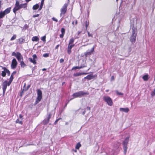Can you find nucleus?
I'll return each mask as SVG.
<instances>
[{
	"mask_svg": "<svg viewBox=\"0 0 155 155\" xmlns=\"http://www.w3.org/2000/svg\"><path fill=\"white\" fill-rule=\"evenodd\" d=\"M81 146V145L80 143H78L75 146V148L77 149H79L80 147Z\"/></svg>",
	"mask_w": 155,
	"mask_h": 155,
	"instance_id": "nucleus-28",
	"label": "nucleus"
},
{
	"mask_svg": "<svg viewBox=\"0 0 155 155\" xmlns=\"http://www.w3.org/2000/svg\"><path fill=\"white\" fill-rule=\"evenodd\" d=\"M64 61V60L63 58H61L60 60V62L61 63H62Z\"/></svg>",
	"mask_w": 155,
	"mask_h": 155,
	"instance_id": "nucleus-49",
	"label": "nucleus"
},
{
	"mask_svg": "<svg viewBox=\"0 0 155 155\" xmlns=\"http://www.w3.org/2000/svg\"><path fill=\"white\" fill-rule=\"evenodd\" d=\"M88 74L87 73H77L74 74V76L75 77H77V76H80L83 74Z\"/></svg>",
	"mask_w": 155,
	"mask_h": 155,
	"instance_id": "nucleus-20",
	"label": "nucleus"
},
{
	"mask_svg": "<svg viewBox=\"0 0 155 155\" xmlns=\"http://www.w3.org/2000/svg\"><path fill=\"white\" fill-rule=\"evenodd\" d=\"M143 78L144 81H147L148 80V75L147 74L144 75L143 77Z\"/></svg>",
	"mask_w": 155,
	"mask_h": 155,
	"instance_id": "nucleus-26",
	"label": "nucleus"
},
{
	"mask_svg": "<svg viewBox=\"0 0 155 155\" xmlns=\"http://www.w3.org/2000/svg\"><path fill=\"white\" fill-rule=\"evenodd\" d=\"M3 94L5 93V91L7 88V86H9L8 85V82L7 81H5L3 83Z\"/></svg>",
	"mask_w": 155,
	"mask_h": 155,
	"instance_id": "nucleus-10",
	"label": "nucleus"
},
{
	"mask_svg": "<svg viewBox=\"0 0 155 155\" xmlns=\"http://www.w3.org/2000/svg\"><path fill=\"white\" fill-rule=\"evenodd\" d=\"M20 9V7L15 6L14 8L13 9V11L15 14H16V11Z\"/></svg>",
	"mask_w": 155,
	"mask_h": 155,
	"instance_id": "nucleus-21",
	"label": "nucleus"
},
{
	"mask_svg": "<svg viewBox=\"0 0 155 155\" xmlns=\"http://www.w3.org/2000/svg\"><path fill=\"white\" fill-rule=\"evenodd\" d=\"M52 19L53 21H55L56 22H57L58 21V20L56 18H55L53 17L52 18Z\"/></svg>",
	"mask_w": 155,
	"mask_h": 155,
	"instance_id": "nucleus-45",
	"label": "nucleus"
},
{
	"mask_svg": "<svg viewBox=\"0 0 155 155\" xmlns=\"http://www.w3.org/2000/svg\"><path fill=\"white\" fill-rule=\"evenodd\" d=\"M151 94L152 96H153L155 95V89H154L153 91L151 93Z\"/></svg>",
	"mask_w": 155,
	"mask_h": 155,
	"instance_id": "nucleus-44",
	"label": "nucleus"
},
{
	"mask_svg": "<svg viewBox=\"0 0 155 155\" xmlns=\"http://www.w3.org/2000/svg\"><path fill=\"white\" fill-rule=\"evenodd\" d=\"M32 40L33 41H39V39L37 36H34L32 37Z\"/></svg>",
	"mask_w": 155,
	"mask_h": 155,
	"instance_id": "nucleus-23",
	"label": "nucleus"
},
{
	"mask_svg": "<svg viewBox=\"0 0 155 155\" xmlns=\"http://www.w3.org/2000/svg\"><path fill=\"white\" fill-rule=\"evenodd\" d=\"M17 54L18 52L16 53L15 52H14L12 53V56H15L16 57Z\"/></svg>",
	"mask_w": 155,
	"mask_h": 155,
	"instance_id": "nucleus-36",
	"label": "nucleus"
},
{
	"mask_svg": "<svg viewBox=\"0 0 155 155\" xmlns=\"http://www.w3.org/2000/svg\"><path fill=\"white\" fill-rule=\"evenodd\" d=\"M59 45H57L56 47H55V49H58V47H59Z\"/></svg>",
	"mask_w": 155,
	"mask_h": 155,
	"instance_id": "nucleus-53",
	"label": "nucleus"
},
{
	"mask_svg": "<svg viewBox=\"0 0 155 155\" xmlns=\"http://www.w3.org/2000/svg\"><path fill=\"white\" fill-rule=\"evenodd\" d=\"M81 67H80H80L79 66H76V67H74L72 68V70L74 69H81Z\"/></svg>",
	"mask_w": 155,
	"mask_h": 155,
	"instance_id": "nucleus-41",
	"label": "nucleus"
},
{
	"mask_svg": "<svg viewBox=\"0 0 155 155\" xmlns=\"http://www.w3.org/2000/svg\"><path fill=\"white\" fill-rule=\"evenodd\" d=\"M69 0H68V3L64 4L62 8L61 9V13L60 15L61 17H62V18L64 17V14L66 12L67 8L68 6V4L69 3Z\"/></svg>",
	"mask_w": 155,
	"mask_h": 155,
	"instance_id": "nucleus-1",
	"label": "nucleus"
},
{
	"mask_svg": "<svg viewBox=\"0 0 155 155\" xmlns=\"http://www.w3.org/2000/svg\"><path fill=\"white\" fill-rule=\"evenodd\" d=\"M81 31H78V35H79L81 34Z\"/></svg>",
	"mask_w": 155,
	"mask_h": 155,
	"instance_id": "nucleus-54",
	"label": "nucleus"
},
{
	"mask_svg": "<svg viewBox=\"0 0 155 155\" xmlns=\"http://www.w3.org/2000/svg\"><path fill=\"white\" fill-rule=\"evenodd\" d=\"M79 38V37H76L75 38H71L69 40V43L68 44H70V45H73V44H74L73 43H74V42L75 39H76V38Z\"/></svg>",
	"mask_w": 155,
	"mask_h": 155,
	"instance_id": "nucleus-16",
	"label": "nucleus"
},
{
	"mask_svg": "<svg viewBox=\"0 0 155 155\" xmlns=\"http://www.w3.org/2000/svg\"><path fill=\"white\" fill-rule=\"evenodd\" d=\"M60 119V118L58 119H57L56 121H55L54 123V124H56L57 123V122L58 121V120Z\"/></svg>",
	"mask_w": 155,
	"mask_h": 155,
	"instance_id": "nucleus-47",
	"label": "nucleus"
},
{
	"mask_svg": "<svg viewBox=\"0 0 155 155\" xmlns=\"http://www.w3.org/2000/svg\"><path fill=\"white\" fill-rule=\"evenodd\" d=\"M19 117L20 118H21L22 117V116L21 114L19 115Z\"/></svg>",
	"mask_w": 155,
	"mask_h": 155,
	"instance_id": "nucleus-55",
	"label": "nucleus"
},
{
	"mask_svg": "<svg viewBox=\"0 0 155 155\" xmlns=\"http://www.w3.org/2000/svg\"><path fill=\"white\" fill-rule=\"evenodd\" d=\"M88 93L87 92H84L83 91H80L74 93L72 94V96L74 98L78 97H81L84 95L88 94Z\"/></svg>",
	"mask_w": 155,
	"mask_h": 155,
	"instance_id": "nucleus-3",
	"label": "nucleus"
},
{
	"mask_svg": "<svg viewBox=\"0 0 155 155\" xmlns=\"http://www.w3.org/2000/svg\"><path fill=\"white\" fill-rule=\"evenodd\" d=\"M118 0H116V1L117 2Z\"/></svg>",
	"mask_w": 155,
	"mask_h": 155,
	"instance_id": "nucleus-61",
	"label": "nucleus"
},
{
	"mask_svg": "<svg viewBox=\"0 0 155 155\" xmlns=\"http://www.w3.org/2000/svg\"><path fill=\"white\" fill-rule=\"evenodd\" d=\"M109 91V90H106V92H107Z\"/></svg>",
	"mask_w": 155,
	"mask_h": 155,
	"instance_id": "nucleus-59",
	"label": "nucleus"
},
{
	"mask_svg": "<svg viewBox=\"0 0 155 155\" xmlns=\"http://www.w3.org/2000/svg\"><path fill=\"white\" fill-rule=\"evenodd\" d=\"M89 25V21L88 20H87L85 22V25L86 29L87 30Z\"/></svg>",
	"mask_w": 155,
	"mask_h": 155,
	"instance_id": "nucleus-30",
	"label": "nucleus"
},
{
	"mask_svg": "<svg viewBox=\"0 0 155 155\" xmlns=\"http://www.w3.org/2000/svg\"><path fill=\"white\" fill-rule=\"evenodd\" d=\"M43 56L45 58H47L49 56V54L48 53H45L43 54Z\"/></svg>",
	"mask_w": 155,
	"mask_h": 155,
	"instance_id": "nucleus-35",
	"label": "nucleus"
},
{
	"mask_svg": "<svg viewBox=\"0 0 155 155\" xmlns=\"http://www.w3.org/2000/svg\"><path fill=\"white\" fill-rule=\"evenodd\" d=\"M44 0H41V2L40 6V7L39 9V10H40L42 8L44 2Z\"/></svg>",
	"mask_w": 155,
	"mask_h": 155,
	"instance_id": "nucleus-29",
	"label": "nucleus"
},
{
	"mask_svg": "<svg viewBox=\"0 0 155 155\" xmlns=\"http://www.w3.org/2000/svg\"><path fill=\"white\" fill-rule=\"evenodd\" d=\"M103 99L104 101L106 102L108 105L111 106L113 105V101L111 99L109 96H104Z\"/></svg>",
	"mask_w": 155,
	"mask_h": 155,
	"instance_id": "nucleus-5",
	"label": "nucleus"
},
{
	"mask_svg": "<svg viewBox=\"0 0 155 155\" xmlns=\"http://www.w3.org/2000/svg\"><path fill=\"white\" fill-rule=\"evenodd\" d=\"M11 9V8H8L3 11L5 15L10 12Z\"/></svg>",
	"mask_w": 155,
	"mask_h": 155,
	"instance_id": "nucleus-19",
	"label": "nucleus"
},
{
	"mask_svg": "<svg viewBox=\"0 0 155 155\" xmlns=\"http://www.w3.org/2000/svg\"><path fill=\"white\" fill-rule=\"evenodd\" d=\"M137 33L136 30L134 28H132V34L130 38V41L133 44H134L136 41Z\"/></svg>",
	"mask_w": 155,
	"mask_h": 155,
	"instance_id": "nucleus-2",
	"label": "nucleus"
},
{
	"mask_svg": "<svg viewBox=\"0 0 155 155\" xmlns=\"http://www.w3.org/2000/svg\"><path fill=\"white\" fill-rule=\"evenodd\" d=\"M120 110L121 111H122L125 113H127L129 110V108L127 107L125 108H120Z\"/></svg>",
	"mask_w": 155,
	"mask_h": 155,
	"instance_id": "nucleus-15",
	"label": "nucleus"
},
{
	"mask_svg": "<svg viewBox=\"0 0 155 155\" xmlns=\"http://www.w3.org/2000/svg\"><path fill=\"white\" fill-rule=\"evenodd\" d=\"M72 24L73 25H74V21H73L72 22Z\"/></svg>",
	"mask_w": 155,
	"mask_h": 155,
	"instance_id": "nucleus-60",
	"label": "nucleus"
},
{
	"mask_svg": "<svg viewBox=\"0 0 155 155\" xmlns=\"http://www.w3.org/2000/svg\"><path fill=\"white\" fill-rule=\"evenodd\" d=\"M16 58L19 62L23 61V56L19 52H18V54Z\"/></svg>",
	"mask_w": 155,
	"mask_h": 155,
	"instance_id": "nucleus-11",
	"label": "nucleus"
},
{
	"mask_svg": "<svg viewBox=\"0 0 155 155\" xmlns=\"http://www.w3.org/2000/svg\"><path fill=\"white\" fill-rule=\"evenodd\" d=\"M39 7V5L38 4H37L36 5H34L32 8V9L34 10L37 9Z\"/></svg>",
	"mask_w": 155,
	"mask_h": 155,
	"instance_id": "nucleus-25",
	"label": "nucleus"
},
{
	"mask_svg": "<svg viewBox=\"0 0 155 155\" xmlns=\"http://www.w3.org/2000/svg\"><path fill=\"white\" fill-rule=\"evenodd\" d=\"M61 32L62 34H64L65 33V30L64 28H62L61 30Z\"/></svg>",
	"mask_w": 155,
	"mask_h": 155,
	"instance_id": "nucleus-38",
	"label": "nucleus"
},
{
	"mask_svg": "<svg viewBox=\"0 0 155 155\" xmlns=\"http://www.w3.org/2000/svg\"><path fill=\"white\" fill-rule=\"evenodd\" d=\"M87 110H89V111H90L91 110V108L90 107H87Z\"/></svg>",
	"mask_w": 155,
	"mask_h": 155,
	"instance_id": "nucleus-52",
	"label": "nucleus"
},
{
	"mask_svg": "<svg viewBox=\"0 0 155 155\" xmlns=\"http://www.w3.org/2000/svg\"><path fill=\"white\" fill-rule=\"evenodd\" d=\"M117 94V95H123V94L120 92H119V91H116Z\"/></svg>",
	"mask_w": 155,
	"mask_h": 155,
	"instance_id": "nucleus-40",
	"label": "nucleus"
},
{
	"mask_svg": "<svg viewBox=\"0 0 155 155\" xmlns=\"http://www.w3.org/2000/svg\"><path fill=\"white\" fill-rule=\"evenodd\" d=\"M18 41L19 43L21 44H22L24 43L25 41L24 38L23 37H21L20 38H19L18 40Z\"/></svg>",
	"mask_w": 155,
	"mask_h": 155,
	"instance_id": "nucleus-18",
	"label": "nucleus"
},
{
	"mask_svg": "<svg viewBox=\"0 0 155 155\" xmlns=\"http://www.w3.org/2000/svg\"><path fill=\"white\" fill-rule=\"evenodd\" d=\"M75 46V44L70 45L68 44V54H70L71 53V49L73 47Z\"/></svg>",
	"mask_w": 155,
	"mask_h": 155,
	"instance_id": "nucleus-12",
	"label": "nucleus"
},
{
	"mask_svg": "<svg viewBox=\"0 0 155 155\" xmlns=\"http://www.w3.org/2000/svg\"><path fill=\"white\" fill-rule=\"evenodd\" d=\"M19 62L20 63V65H21V67L22 68H24L26 66V64L24 63L23 61H22L20 62Z\"/></svg>",
	"mask_w": 155,
	"mask_h": 155,
	"instance_id": "nucleus-27",
	"label": "nucleus"
},
{
	"mask_svg": "<svg viewBox=\"0 0 155 155\" xmlns=\"http://www.w3.org/2000/svg\"><path fill=\"white\" fill-rule=\"evenodd\" d=\"M37 92V97L35 101L36 104H37L40 101L42 98V93L41 91L39 89L38 90Z\"/></svg>",
	"mask_w": 155,
	"mask_h": 155,
	"instance_id": "nucleus-6",
	"label": "nucleus"
},
{
	"mask_svg": "<svg viewBox=\"0 0 155 155\" xmlns=\"http://www.w3.org/2000/svg\"><path fill=\"white\" fill-rule=\"evenodd\" d=\"M5 71L6 74L7 73L8 76H9L10 75V72L9 70L6 68V69H5Z\"/></svg>",
	"mask_w": 155,
	"mask_h": 155,
	"instance_id": "nucleus-37",
	"label": "nucleus"
},
{
	"mask_svg": "<svg viewBox=\"0 0 155 155\" xmlns=\"http://www.w3.org/2000/svg\"><path fill=\"white\" fill-rule=\"evenodd\" d=\"M17 37V35H13L12 37L10 39V41H13Z\"/></svg>",
	"mask_w": 155,
	"mask_h": 155,
	"instance_id": "nucleus-32",
	"label": "nucleus"
},
{
	"mask_svg": "<svg viewBox=\"0 0 155 155\" xmlns=\"http://www.w3.org/2000/svg\"><path fill=\"white\" fill-rule=\"evenodd\" d=\"M39 16V15L38 14H37L36 15H33V18H35V17H38V16Z\"/></svg>",
	"mask_w": 155,
	"mask_h": 155,
	"instance_id": "nucleus-46",
	"label": "nucleus"
},
{
	"mask_svg": "<svg viewBox=\"0 0 155 155\" xmlns=\"http://www.w3.org/2000/svg\"><path fill=\"white\" fill-rule=\"evenodd\" d=\"M90 69V68H89L88 69V70H89V69Z\"/></svg>",
	"mask_w": 155,
	"mask_h": 155,
	"instance_id": "nucleus-62",
	"label": "nucleus"
},
{
	"mask_svg": "<svg viewBox=\"0 0 155 155\" xmlns=\"http://www.w3.org/2000/svg\"><path fill=\"white\" fill-rule=\"evenodd\" d=\"M94 47L93 46L91 49V50H87L86 52L84 53V55L86 57L90 55L94 51Z\"/></svg>",
	"mask_w": 155,
	"mask_h": 155,
	"instance_id": "nucleus-9",
	"label": "nucleus"
},
{
	"mask_svg": "<svg viewBox=\"0 0 155 155\" xmlns=\"http://www.w3.org/2000/svg\"><path fill=\"white\" fill-rule=\"evenodd\" d=\"M64 34H61L60 35V38H62L64 37Z\"/></svg>",
	"mask_w": 155,
	"mask_h": 155,
	"instance_id": "nucleus-48",
	"label": "nucleus"
},
{
	"mask_svg": "<svg viewBox=\"0 0 155 155\" xmlns=\"http://www.w3.org/2000/svg\"><path fill=\"white\" fill-rule=\"evenodd\" d=\"M20 4L19 2L18 1L16 0L15 4V6L20 7Z\"/></svg>",
	"mask_w": 155,
	"mask_h": 155,
	"instance_id": "nucleus-33",
	"label": "nucleus"
},
{
	"mask_svg": "<svg viewBox=\"0 0 155 155\" xmlns=\"http://www.w3.org/2000/svg\"><path fill=\"white\" fill-rule=\"evenodd\" d=\"M111 79V81L113 80L114 79V77L113 76H112Z\"/></svg>",
	"mask_w": 155,
	"mask_h": 155,
	"instance_id": "nucleus-51",
	"label": "nucleus"
},
{
	"mask_svg": "<svg viewBox=\"0 0 155 155\" xmlns=\"http://www.w3.org/2000/svg\"><path fill=\"white\" fill-rule=\"evenodd\" d=\"M27 6V4L26 3L21 4L20 5V9L22 8H25Z\"/></svg>",
	"mask_w": 155,
	"mask_h": 155,
	"instance_id": "nucleus-24",
	"label": "nucleus"
},
{
	"mask_svg": "<svg viewBox=\"0 0 155 155\" xmlns=\"http://www.w3.org/2000/svg\"><path fill=\"white\" fill-rule=\"evenodd\" d=\"M96 76V75H92L91 74H89L86 77H84V78L87 79L88 80H90L93 79L94 78V77Z\"/></svg>",
	"mask_w": 155,
	"mask_h": 155,
	"instance_id": "nucleus-14",
	"label": "nucleus"
},
{
	"mask_svg": "<svg viewBox=\"0 0 155 155\" xmlns=\"http://www.w3.org/2000/svg\"><path fill=\"white\" fill-rule=\"evenodd\" d=\"M14 79L13 76L11 75L10 80L8 82V85H10Z\"/></svg>",
	"mask_w": 155,
	"mask_h": 155,
	"instance_id": "nucleus-22",
	"label": "nucleus"
},
{
	"mask_svg": "<svg viewBox=\"0 0 155 155\" xmlns=\"http://www.w3.org/2000/svg\"><path fill=\"white\" fill-rule=\"evenodd\" d=\"M51 115L50 114H48L47 118H45L43 121V123L44 124H46L48 123L49 120L51 118Z\"/></svg>",
	"mask_w": 155,
	"mask_h": 155,
	"instance_id": "nucleus-13",
	"label": "nucleus"
},
{
	"mask_svg": "<svg viewBox=\"0 0 155 155\" xmlns=\"http://www.w3.org/2000/svg\"><path fill=\"white\" fill-rule=\"evenodd\" d=\"M86 66L87 64L85 62L83 64H81V65L80 66V67H81V68L85 67Z\"/></svg>",
	"mask_w": 155,
	"mask_h": 155,
	"instance_id": "nucleus-31",
	"label": "nucleus"
},
{
	"mask_svg": "<svg viewBox=\"0 0 155 155\" xmlns=\"http://www.w3.org/2000/svg\"><path fill=\"white\" fill-rule=\"evenodd\" d=\"M86 111H84L83 113V114L84 115L85 114Z\"/></svg>",
	"mask_w": 155,
	"mask_h": 155,
	"instance_id": "nucleus-56",
	"label": "nucleus"
},
{
	"mask_svg": "<svg viewBox=\"0 0 155 155\" xmlns=\"http://www.w3.org/2000/svg\"><path fill=\"white\" fill-rule=\"evenodd\" d=\"M2 69L4 70V71H2L1 75L3 77H5L6 74L5 69H6V68L5 67H2Z\"/></svg>",
	"mask_w": 155,
	"mask_h": 155,
	"instance_id": "nucleus-17",
	"label": "nucleus"
},
{
	"mask_svg": "<svg viewBox=\"0 0 155 155\" xmlns=\"http://www.w3.org/2000/svg\"><path fill=\"white\" fill-rule=\"evenodd\" d=\"M41 39L44 42L46 41V36H43L41 37Z\"/></svg>",
	"mask_w": 155,
	"mask_h": 155,
	"instance_id": "nucleus-34",
	"label": "nucleus"
},
{
	"mask_svg": "<svg viewBox=\"0 0 155 155\" xmlns=\"http://www.w3.org/2000/svg\"><path fill=\"white\" fill-rule=\"evenodd\" d=\"M129 140V137H127L123 141V148L124 149V153L125 154L126 153L127 149V144L128 143Z\"/></svg>",
	"mask_w": 155,
	"mask_h": 155,
	"instance_id": "nucleus-4",
	"label": "nucleus"
},
{
	"mask_svg": "<svg viewBox=\"0 0 155 155\" xmlns=\"http://www.w3.org/2000/svg\"><path fill=\"white\" fill-rule=\"evenodd\" d=\"M77 23H78V21L77 20H76V21H75V25H77Z\"/></svg>",
	"mask_w": 155,
	"mask_h": 155,
	"instance_id": "nucleus-57",
	"label": "nucleus"
},
{
	"mask_svg": "<svg viewBox=\"0 0 155 155\" xmlns=\"http://www.w3.org/2000/svg\"><path fill=\"white\" fill-rule=\"evenodd\" d=\"M16 73V71H14L13 72V73H12L11 75L14 76V75Z\"/></svg>",
	"mask_w": 155,
	"mask_h": 155,
	"instance_id": "nucleus-50",
	"label": "nucleus"
},
{
	"mask_svg": "<svg viewBox=\"0 0 155 155\" xmlns=\"http://www.w3.org/2000/svg\"><path fill=\"white\" fill-rule=\"evenodd\" d=\"M88 36V37H92V34H90L89 32L88 31H87Z\"/></svg>",
	"mask_w": 155,
	"mask_h": 155,
	"instance_id": "nucleus-42",
	"label": "nucleus"
},
{
	"mask_svg": "<svg viewBox=\"0 0 155 155\" xmlns=\"http://www.w3.org/2000/svg\"><path fill=\"white\" fill-rule=\"evenodd\" d=\"M16 123L20 124H22V122L21 121H20L18 119H17L16 121Z\"/></svg>",
	"mask_w": 155,
	"mask_h": 155,
	"instance_id": "nucleus-39",
	"label": "nucleus"
},
{
	"mask_svg": "<svg viewBox=\"0 0 155 155\" xmlns=\"http://www.w3.org/2000/svg\"><path fill=\"white\" fill-rule=\"evenodd\" d=\"M28 28V26L26 24H25L24 26V28L25 29H26Z\"/></svg>",
	"mask_w": 155,
	"mask_h": 155,
	"instance_id": "nucleus-43",
	"label": "nucleus"
},
{
	"mask_svg": "<svg viewBox=\"0 0 155 155\" xmlns=\"http://www.w3.org/2000/svg\"><path fill=\"white\" fill-rule=\"evenodd\" d=\"M17 62L16 59L14 58L12 61L11 64V68L12 69H14L16 68L17 65Z\"/></svg>",
	"mask_w": 155,
	"mask_h": 155,
	"instance_id": "nucleus-8",
	"label": "nucleus"
},
{
	"mask_svg": "<svg viewBox=\"0 0 155 155\" xmlns=\"http://www.w3.org/2000/svg\"><path fill=\"white\" fill-rule=\"evenodd\" d=\"M33 58H29V60L31 63H33L34 64H36V61L37 60V58L36 54H33L32 56Z\"/></svg>",
	"mask_w": 155,
	"mask_h": 155,
	"instance_id": "nucleus-7",
	"label": "nucleus"
},
{
	"mask_svg": "<svg viewBox=\"0 0 155 155\" xmlns=\"http://www.w3.org/2000/svg\"><path fill=\"white\" fill-rule=\"evenodd\" d=\"M46 70V69L45 68H43L42 69V70L43 71H45Z\"/></svg>",
	"mask_w": 155,
	"mask_h": 155,
	"instance_id": "nucleus-58",
	"label": "nucleus"
}]
</instances>
